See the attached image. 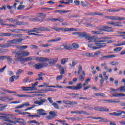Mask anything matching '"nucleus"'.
I'll return each mask as SVG.
<instances>
[{
	"mask_svg": "<svg viewBox=\"0 0 125 125\" xmlns=\"http://www.w3.org/2000/svg\"><path fill=\"white\" fill-rule=\"evenodd\" d=\"M92 37H95L94 39L90 40V42H94L95 43V44L96 46H93L92 47V49L95 50V49H101V48H103V47H105L106 45V43H104L106 42V40H97L96 39V36H92ZM91 40H93L91 41Z\"/></svg>",
	"mask_w": 125,
	"mask_h": 125,
	"instance_id": "f257e3e1",
	"label": "nucleus"
},
{
	"mask_svg": "<svg viewBox=\"0 0 125 125\" xmlns=\"http://www.w3.org/2000/svg\"><path fill=\"white\" fill-rule=\"evenodd\" d=\"M72 35H77L78 36L79 38L81 39H85V40H87V41H90V40L95 38V37H91L90 34L87 33L86 32H73L72 33Z\"/></svg>",
	"mask_w": 125,
	"mask_h": 125,
	"instance_id": "f03ea898",
	"label": "nucleus"
},
{
	"mask_svg": "<svg viewBox=\"0 0 125 125\" xmlns=\"http://www.w3.org/2000/svg\"><path fill=\"white\" fill-rule=\"evenodd\" d=\"M23 41L22 38L21 39H16L13 40H10L8 42L11 44H20Z\"/></svg>",
	"mask_w": 125,
	"mask_h": 125,
	"instance_id": "7ed1b4c3",
	"label": "nucleus"
},
{
	"mask_svg": "<svg viewBox=\"0 0 125 125\" xmlns=\"http://www.w3.org/2000/svg\"><path fill=\"white\" fill-rule=\"evenodd\" d=\"M12 53L15 54L14 60L15 61H17V62H20V60L21 57V55H22V53H19L18 52H16V51H14Z\"/></svg>",
	"mask_w": 125,
	"mask_h": 125,
	"instance_id": "20e7f679",
	"label": "nucleus"
},
{
	"mask_svg": "<svg viewBox=\"0 0 125 125\" xmlns=\"http://www.w3.org/2000/svg\"><path fill=\"white\" fill-rule=\"evenodd\" d=\"M47 62L49 61L48 63L50 65H52V66H54L57 62L58 61V58H56L54 59L51 58H47Z\"/></svg>",
	"mask_w": 125,
	"mask_h": 125,
	"instance_id": "39448f33",
	"label": "nucleus"
},
{
	"mask_svg": "<svg viewBox=\"0 0 125 125\" xmlns=\"http://www.w3.org/2000/svg\"><path fill=\"white\" fill-rule=\"evenodd\" d=\"M47 100L45 99H41L40 100V101H36L35 102H34V104H37V105H39V106H41V105H42L43 103H45V102H47Z\"/></svg>",
	"mask_w": 125,
	"mask_h": 125,
	"instance_id": "423d86ee",
	"label": "nucleus"
},
{
	"mask_svg": "<svg viewBox=\"0 0 125 125\" xmlns=\"http://www.w3.org/2000/svg\"><path fill=\"white\" fill-rule=\"evenodd\" d=\"M110 20H119L120 21H124L125 20V18H120L116 16H110Z\"/></svg>",
	"mask_w": 125,
	"mask_h": 125,
	"instance_id": "0eeeda50",
	"label": "nucleus"
},
{
	"mask_svg": "<svg viewBox=\"0 0 125 125\" xmlns=\"http://www.w3.org/2000/svg\"><path fill=\"white\" fill-rule=\"evenodd\" d=\"M16 25H18L19 26H28L29 25V23L28 22L20 21L18 20H16Z\"/></svg>",
	"mask_w": 125,
	"mask_h": 125,
	"instance_id": "6e6552de",
	"label": "nucleus"
},
{
	"mask_svg": "<svg viewBox=\"0 0 125 125\" xmlns=\"http://www.w3.org/2000/svg\"><path fill=\"white\" fill-rule=\"evenodd\" d=\"M23 91H32L33 90H37V88L36 87H21Z\"/></svg>",
	"mask_w": 125,
	"mask_h": 125,
	"instance_id": "1a4fd4ad",
	"label": "nucleus"
},
{
	"mask_svg": "<svg viewBox=\"0 0 125 125\" xmlns=\"http://www.w3.org/2000/svg\"><path fill=\"white\" fill-rule=\"evenodd\" d=\"M36 60L39 62H47L48 60L47 58H44L43 57H37Z\"/></svg>",
	"mask_w": 125,
	"mask_h": 125,
	"instance_id": "9d476101",
	"label": "nucleus"
},
{
	"mask_svg": "<svg viewBox=\"0 0 125 125\" xmlns=\"http://www.w3.org/2000/svg\"><path fill=\"white\" fill-rule=\"evenodd\" d=\"M86 119H94L95 120H99V122H107L105 121V118H104L102 117H95L90 116V117H86Z\"/></svg>",
	"mask_w": 125,
	"mask_h": 125,
	"instance_id": "9b49d317",
	"label": "nucleus"
},
{
	"mask_svg": "<svg viewBox=\"0 0 125 125\" xmlns=\"http://www.w3.org/2000/svg\"><path fill=\"white\" fill-rule=\"evenodd\" d=\"M38 31H40L41 32H44L47 31V32H50V29L49 27H42L38 28Z\"/></svg>",
	"mask_w": 125,
	"mask_h": 125,
	"instance_id": "f8f14e48",
	"label": "nucleus"
},
{
	"mask_svg": "<svg viewBox=\"0 0 125 125\" xmlns=\"http://www.w3.org/2000/svg\"><path fill=\"white\" fill-rule=\"evenodd\" d=\"M6 59L8 61L9 64H11L12 63V58L10 56H4L3 60Z\"/></svg>",
	"mask_w": 125,
	"mask_h": 125,
	"instance_id": "ddd939ff",
	"label": "nucleus"
},
{
	"mask_svg": "<svg viewBox=\"0 0 125 125\" xmlns=\"http://www.w3.org/2000/svg\"><path fill=\"white\" fill-rule=\"evenodd\" d=\"M31 60L32 57H31L25 58H23L22 57H21V59H20V62H23V61L27 62L28 61H31Z\"/></svg>",
	"mask_w": 125,
	"mask_h": 125,
	"instance_id": "4468645a",
	"label": "nucleus"
},
{
	"mask_svg": "<svg viewBox=\"0 0 125 125\" xmlns=\"http://www.w3.org/2000/svg\"><path fill=\"white\" fill-rule=\"evenodd\" d=\"M74 87L75 88V90H80V89H82L83 84L81 83H77L76 86H74Z\"/></svg>",
	"mask_w": 125,
	"mask_h": 125,
	"instance_id": "2eb2a0df",
	"label": "nucleus"
},
{
	"mask_svg": "<svg viewBox=\"0 0 125 125\" xmlns=\"http://www.w3.org/2000/svg\"><path fill=\"white\" fill-rule=\"evenodd\" d=\"M57 67L59 68L60 71L61 75H64L65 73V70H64V68L62 67V66L60 64H57Z\"/></svg>",
	"mask_w": 125,
	"mask_h": 125,
	"instance_id": "dca6fc26",
	"label": "nucleus"
},
{
	"mask_svg": "<svg viewBox=\"0 0 125 125\" xmlns=\"http://www.w3.org/2000/svg\"><path fill=\"white\" fill-rule=\"evenodd\" d=\"M34 67H35V69L37 70H40L42 68V62L38 63L34 65Z\"/></svg>",
	"mask_w": 125,
	"mask_h": 125,
	"instance_id": "f3484780",
	"label": "nucleus"
},
{
	"mask_svg": "<svg viewBox=\"0 0 125 125\" xmlns=\"http://www.w3.org/2000/svg\"><path fill=\"white\" fill-rule=\"evenodd\" d=\"M104 101H107V102H109V103H121V101L118 100H105Z\"/></svg>",
	"mask_w": 125,
	"mask_h": 125,
	"instance_id": "a211bd4d",
	"label": "nucleus"
},
{
	"mask_svg": "<svg viewBox=\"0 0 125 125\" xmlns=\"http://www.w3.org/2000/svg\"><path fill=\"white\" fill-rule=\"evenodd\" d=\"M61 40V38L58 37L53 40H49L47 41V42H59Z\"/></svg>",
	"mask_w": 125,
	"mask_h": 125,
	"instance_id": "6ab92c4d",
	"label": "nucleus"
},
{
	"mask_svg": "<svg viewBox=\"0 0 125 125\" xmlns=\"http://www.w3.org/2000/svg\"><path fill=\"white\" fill-rule=\"evenodd\" d=\"M70 10L65 11L64 10H57L54 11V12L56 13V12H59V13H61V14H62V13H66V12H70Z\"/></svg>",
	"mask_w": 125,
	"mask_h": 125,
	"instance_id": "aec40b11",
	"label": "nucleus"
},
{
	"mask_svg": "<svg viewBox=\"0 0 125 125\" xmlns=\"http://www.w3.org/2000/svg\"><path fill=\"white\" fill-rule=\"evenodd\" d=\"M0 94H2V95L1 96V98H0V100H1V101H4V100H3V98H6V99H8V96H4V95H5V93H3L2 92H0Z\"/></svg>",
	"mask_w": 125,
	"mask_h": 125,
	"instance_id": "412c9836",
	"label": "nucleus"
},
{
	"mask_svg": "<svg viewBox=\"0 0 125 125\" xmlns=\"http://www.w3.org/2000/svg\"><path fill=\"white\" fill-rule=\"evenodd\" d=\"M5 116H7L8 119L9 120H13V121H14V115L10 114H5Z\"/></svg>",
	"mask_w": 125,
	"mask_h": 125,
	"instance_id": "4be33fe9",
	"label": "nucleus"
},
{
	"mask_svg": "<svg viewBox=\"0 0 125 125\" xmlns=\"http://www.w3.org/2000/svg\"><path fill=\"white\" fill-rule=\"evenodd\" d=\"M65 119L66 120H70L71 121H79V120H80V117H66Z\"/></svg>",
	"mask_w": 125,
	"mask_h": 125,
	"instance_id": "5701e85b",
	"label": "nucleus"
},
{
	"mask_svg": "<svg viewBox=\"0 0 125 125\" xmlns=\"http://www.w3.org/2000/svg\"><path fill=\"white\" fill-rule=\"evenodd\" d=\"M11 35V33H0V37H10Z\"/></svg>",
	"mask_w": 125,
	"mask_h": 125,
	"instance_id": "b1692460",
	"label": "nucleus"
},
{
	"mask_svg": "<svg viewBox=\"0 0 125 125\" xmlns=\"http://www.w3.org/2000/svg\"><path fill=\"white\" fill-rule=\"evenodd\" d=\"M9 41H7V43H4L3 44L4 48H8V47H10L11 46V43H9Z\"/></svg>",
	"mask_w": 125,
	"mask_h": 125,
	"instance_id": "393cba45",
	"label": "nucleus"
},
{
	"mask_svg": "<svg viewBox=\"0 0 125 125\" xmlns=\"http://www.w3.org/2000/svg\"><path fill=\"white\" fill-rule=\"evenodd\" d=\"M113 26H115V27H123V23L122 22H114Z\"/></svg>",
	"mask_w": 125,
	"mask_h": 125,
	"instance_id": "a878e982",
	"label": "nucleus"
},
{
	"mask_svg": "<svg viewBox=\"0 0 125 125\" xmlns=\"http://www.w3.org/2000/svg\"><path fill=\"white\" fill-rule=\"evenodd\" d=\"M0 120H3L5 122H8V121L9 120L7 117V116L6 115L0 116Z\"/></svg>",
	"mask_w": 125,
	"mask_h": 125,
	"instance_id": "bb28decb",
	"label": "nucleus"
},
{
	"mask_svg": "<svg viewBox=\"0 0 125 125\" xmlns=\"http://www.w3.org/2000/svg\"><path fill=\"white\" fill-rule=\"evenodd\" d=\"M49 114H50V116H52V118L53 119L55 117H56V116H57L56 114H57V112L55 111H50L49 112Z\"/></svg>",
	"mask_w": 125,
	"mask_h": 125,
	"instance_id": "cd10ccee",
	"label": "nucleus"
},
{
	"mask_svg": "<svg viewBox=\"0 0 125 125\" xmlns=\"http://www.w3.org/2000/svg\"><path fill=\"white\" fill-rule=\"evenodd\" d=\"M111 29H112V27H109L107 25H105L104 32H113Z\"/></svg>",
	"mask_w": 125,
	"mask_h": 125,
	"instance_id": "c85d7f7f",
	"label": "nucleus"
},
{
	"mask_svg": "<svg viewBox=\"0 0 125 125\" xmlns=\"http://www.w3.org/2000/svg\"><path fill=\"white\" fill-rule=\"evenodd\" d=\"M41 21V22H43V21H46L47 22L48 21H51V22H54V18H45Z\"/></svg>",
	"mask_w": 125,
	"mask_h": 125,
	"instance_id": "c756f323",
	"label": "nucleus"
},
{
	"mask_svg": "<svg viewBox=\"0 0 125 125\" xmlns=\"http://www.w3.org/2000/svg\"><path fill=\"white\" fill-rule=\"evenodd\" d=\"M68 60V58H64L62 59L61 64H62V65H65V64H66V62H67Z\"/></svg>",
	"mask_w": 125,
	"mask_h": 125,
	"instance_id": "7c9ffc66",
	"label": "nucleus"
},
{
	"mask_svg": "<svg viewBox=\"0 0 125 125\" xmlns=\"http://www.w3.org/2000/svg\"><path fill=\"white\" fill-rule=\"evenodd\" d=\"M29 21H37V22H40L41 19L39 18H30L29 19Z\"/></svg>",
	"mask_w": 125,
	"mask_h": 125,
	"instance_id": "2f4dec72",
	"label": "nucleus"
},
{
	"mask_svg": "<svg viewBox=\"0 0 125 125\" xmlns=\"http://www.w3.org/2000/svg\"><path fill=\"white\" fill-rule=\"evenodd\" d=\"M102 108V107L97 106V107H94L93 109V110H95V111H98L99 112H101Z\"/></svg>",
	"mask_w": 125,
	"mask_h": 125,
	"instance_id": "473e14b6",
	"label": "nucleus"
},
{
	"mask_svg": "<svg viewBox=\"0 0 125 125\" xmlns=\"http://www.w3.org/2000/svg\"><path fill=\"white\" fill-rule=\"evenodd\" d=\"M106 11H108V12H117L118 11H120V9H116V10H112V9H105Z\"/></svg>",
	"mask_w": 125,
	"mask_h": 125,
	"instance_id": "72a5a7b5",
	"label": "nucleus"
},
{
	"mask_svg": "<svg viewBox=\"0 0 125 125\" xmlns=\"http://www.w3.org/2000/svg\"><path fill=\"white\" fill-rule=\"evenodd\" d=\"M20 115H31L30 112H22V110H20V112L19 113Z\"/></svg>",
	"mask_w": 125,
	"mask_h": 125,
	"instance_id": "f704fd0d",
	"label": "nucleus"
},
{
	"mask_svg": "<svg viewBox=\"0 0 125 125\" xmlns=\"http://www.w3.org/2000/svg\"><path fill=\"white\" fill-rule=\"evenodd\" d=\"M81 4L82 6H83V7H85L86 6H87V5H88V3H87L86 1H81Z\"/></svg>",
	"mask_w": 125,
	"mask_h": 125,
	"instance_id": "c9c22d12",
	"label": "nucleus"
},
{
	"mask_svg": "<svg viewBox=\"0 0 125 125\" xmlns=\"http://www.w3.org/2000/svg\"><path fill=\"white\" fill-rule=\"evenodd\" d=\"M56 21H59V22H64V19L54 18V22H56Z\"/></svg>",
	"mask_w": 125,
	"mask_h": 125,
	"instance_id": "e433bc0d",
	"label": "nucleus"
},
{
	"mask_svg": "<svg viewBox=\"0 0 125 125\" xmlns=\"http://www.w3.org/2000/svg\"><path fill=\"white\" fill-rule=\"evenodd\" d=\"M25 8V6L24 5H20L18 8V10H22V9H24Z\"/></svg>",
	"mask_w": 125,
	"mask_h": 125,
	"instance_id": "4c0bfd02",
	"label": "nucleus"
},
{
	"mask_svg": "<svg viewBox=\"0 0 125 125\" xmlns=\"http://www.w3.org/2000/svg\"><path fill=\"white\" fill-rule=\"evenodd\" d=\"M5 21L3 20H0V25H2L3 26H8V24H4Z\"/></svg>",
	"mask_w": 125,
	"mask_h": 125,
	"instance_id": "58836bf2",
	"label": "nucleus"
},
{
	"mask_svg": "<svg viewBox=\"0 0 125 125\" xmlns=\"http://www.w3.org/2000/svg\"><path fill=\"white\" fill-rule=\"evenodd\" d=\"M92 33L94 35H102L103 34L101 31H92Z\"/></svg>",
	"mask_w": 125,
	"mask_h": 125,
	"instance_id": "ea45409f",
	"label": "nucleus"
},
{
	"mask_svg": "<svg viewBox=\"0 0 125 125\" xmlns=\"http://www.w3.org/2000/svg\"><path fill=\"white\" fill-rule=\"evenodd\" d=\"M15 96H18V97H28V96L24 94H15Z\"/></svg>",
	"mask_w": 125,
	"mask_h": 125,
	"instance_id": "a19ab883",
	"label": "nucleus"
},
{
	"mask_svg": "<svg viewBox=\"0 0 125 125\" xmlns=\"http://www.w3.org/2000/svg\"><path fill=\"white\" fill-rule=\"evenodd\" d=\"M82 114H83V115H89V113H87L86 111H83V110H81L79 111V115H82Z\"/></svg>",
	"mask_w": 125,
	"mask_h": 125,
	"instance_id": "79ce46f5",
	"label": "nucleus"
},
{
	"mask_svg": "<svg viewBox=\"0 0 125 125\" xmlns=\"http://www.w3.org/2000/svg\"><path fill=\"white\" fill-rule=\"evenodd\" d=\"M38 14H40V16H38V18L42 17L43 18H44V17H46V15L43 14V13H39Z\"/></svg>",
	"mask_w": 125,
	"mask_h": 125,
	"instance_id": "37998d69",
	"label": "nucleus"
},
{
	"mask_svg": "<svg viewBox=\"0 0 125 125\" xmlns=\"http://www.w3.org/2000/svg\"><path fill=\"white\" fill-rule=\"evenodd\" d=\"M72 46L73 48H79V47H80V46L79 45V44H77V43H73L72 44Z\"/></svg>",
	"mask_w": 125,
	"mask_h": 125,
	"instance_id": "c03bdc74",
	"label": "nucleus"
},
{
	"mask_svg": "<svg viewBox=\"0 0 125 125\" xmlns=\"http://www.w3.org/2000/svg\"><path fill=\"white\" fill-rule=\"evenodd\" d=\"M78 79L80 82H83V81H84V76H83V75H81L80 76V77H78Z\"/></svg>",
	"mask_w": 125,
	"mask_h": 125,
	"instance_id": "a18cd8bd",
	"label": "nucleus"
},
{
	"mask_svg": "<svg viewBox=\"0 0 125 125\" xmlns=\"http://www.w3.org/2000/svg\"><path fill=\"white\" fill-rule=\"evenodd\" d=\"M16 78V76L15 75H13V76H12L9 79L10 83H13V82H14V80Z\"/></svg>",
	"mask_w": 125,
	"mask_h": 125,
	"instance_id": "49530a36",
	"label": "nucleus"
},
{
	"mask_svg": "<svg viewBox=\"0 0 125 125\" xmlns=\"http://www.w3.org/2000/svg\"><path fill=\"white\" fill-rule=\"evenodd\" d=\"M52 105H53V106H54V108H55V109H59V105L56 103H53L52 104Z\"/></svg>",
	"mask_w": 125,
	"mask_h": 125,
	"instance_id": "de8ad7c7",
	"label": "nucleus"
},
{
	"mask_svg": "<svg viewBox=\"0 0 125 125\" xmlns=\"http://www.w3.org/2000/svg\"><path fill=\"white\" fill-rule=\"evenodd\" d=\"M73 29L72 28H66L64 29L63 32H72Z\"/></svg>",
	"mask_w": 125,
	"mask_h": 125,
	"instance_id": "09e8293b",
	"label": "nucleus"
},
{
	"mask_svg": "<svg viewBox=\"0 0 125 125\" xmlns=\"http://www.w3.org/2000/svg\"><path fill=\"white\" fill-rule=\"evenodd\" d=\"M101 112H109V109L107 108L106 107H102Z\"/></svg>",
	"mask_w": 125,
	"mask_h": 125,
	"instance_id": "8fccbe9b",
	"label": "nucleus"
},
{
	"mask_svg": "<svg viewBox=\"0 0 125 125\" xmlns=\"http://www.w3.org/2000/svg\"><path fill=\"white\" fill-rule=\"evenodd\" d=\"M38 46L34 44H32L30 45V48L31 49H38Z\"/></svg>",
	"mask_w": 125,
	"mask_h": 125,
	"instance_id": "3c124183",
	"label": "nucleus"
},
{
	"mask_svg": "<svg viewBox=\"0 0 125 125\" xmlns=\"http://www.w3.org/2000/svg\"><path fill=\"white\" fill-rule=\"evenodd\" d=\"M119 91L120 92H125V86L120 87Z\"/></svg>",
	"mask_w": 125,
	"mask_h": 125,
	"instance_id": "603ef678",
	"label": "nucleus"
},
{
	"mask_svg": "<svg viewBox=\"0 0 125 125\" xmlns=\"http://www.w3.org/2000/svg\"><path fill=\"white\" fill-rule=\"evenodd\" d=\"M6 20H7L8 21H10V22H11L12 23H14V22H16V20L13 19L12 18L7 19Z\"/></svg>",
	"mask_w": 125,
	"mask_h": 125,
	"instance_id": "864d4df0",
	"label": "nucleus"
},
{
	"mask_svg": "<svg viewBox=\"0 0 125 125\" xmlns=\"http://www.w3.org/2000/svg\"><path fill=\"white\" fill-rule=\"evenodd\" d=\"M7 107V104H5L4 105H3L2 104V105L0 106V109H1V110H2L1 111H3V110H4V109H5V108H6Z\"/></svg>",
	"mask_w": 125,
	"mask_h": 125,
	"instance_id": "5fc2aeb1",
	"label": "nucleus"
},
{
	"mask_svg": "<svg viewBox=\"0 0 125 125\" xmlns=\"http://www.w3.org/2000/svg\"><path fill=\"white\" fill-rule=\"evenodd\" d=\"M108 59V56H104L101 58H100V59L101 60H106V59Z\"/></svg>",
	"mask_w": 125,
	"mask_h": 125,
	"instance_id": "6e6d98bb",
	"label": "nucleus"
},
{
	"mask_svg": "<svg viewBox=\"0 0 125 125\" xmlns=\"http://www.w3.org/2000/svg\"><path fill=\"white\" fill-rule=\"evenodd\" d=\"M24 72L23 70L22 69H19L17 72H16L17 75H20V74H22Z\"/></svg>",
	"mask_w": 125,
	"mask_h": 125,
	"instance_id": "4d7b16f0",
	"label": "nucleus"
},
{
	"mask_svg": "<svg viewBox=\"0 0 125 125\" xmlns=\"http://www.w3.org/2000/svg\"><path fill=\"white\" fill-rule=\"evenodd\" d=\"M27 48H28V46L27 45H23L20 46V49H21V50H24V49H26Z\"/></svg>",
	"mask_w": 125,
	"mask_h": 125,
	"instance_id": "13d9d810",
	"label": "nucleus"
},
{
	"mask_svg": "<svg viewBox=\"0 0 125 125\" xmlns=\"http://www.w3.org/2000/svg\"><path fill=\"white\" fill-rule=\"evenodd\" d=\"M66 88H69V89H72V90H75V86H66Z\"/></svg>",
	"mask_w": 125,
	"mask_h": 125,
	"instance_id": "bf43d9fd",
	"label": "nucleus"
},
{
	"mask_svg": "<svg viewBox=\"0 0 125 125\" xmlns=\"http://www.w3.org/2000/svg\"><path fill=\"white\" fill-rule=\"evenodd\" d=\"M122 50V47H117L116 48L114 49V51H115L116 52L118 51H121Z\"/></svg>",
	"mask_w": 125,
	"mask_h": 125,
	"instance_id": "052dcab7",
	"label": "nucleus"
},
{
	"mask_svg": "<svg viewBox=\"0 0 125 125\" xmlns=\"http://www.w3.org/2000/svg\"><path fill=\"white\" fill-rule=\"evenodd\" d=\"M63 76L59 75L56 77L57 81H61L62 79Z\"/></svg>",
	"mask_w": 125,
	"mask_h": 125,
	"instance_id": "680f3d73",
	"label": "nucleus"
},
{
	"mask_svg": "<svg viewBox=\"0 0 125 125\" xmlns=\"http://www.w3.org/2000/svg\"><path fill=\"white\" fill-rule=\"evenodd\" d=\"M111 65H119V62L117 61H113L110 63Z\"/></svg>",
	"mask_w": 125,
	"mask_h": 125,
	"instance_id": "e2e57ef3",
	"label": "nucleus"
},
{
	"mask_svg": "<svg viewBox=\"0 0 125 125\" xmlns=\"http://www.w3.org/2000/svg\"><path fill=\"white\" fill-rule=\"evenodd\" d=\"M17 123L21 125H26V121H24V122H23L20 121H18Z\"/></svg>",
	"mask_w": 125,
	"mask_h": 125,
	"instance_id": "0e129e2a",
	"label": "nucleus"
},
{
	"mask_svg": "<svg viewBox=\"0 0 125 125\" xmlns=\"http://www.w3.org/2000/svg\"><path fill=\"white\" fill-rule=\"evenodd\" d=\"M11 32H13L14 33H20V29H12Z\"/></svg>",
	"mask_w": 125,
	"mask_h": 125,
	"instance_id": "69168bd1",
	"label": "nucleus"
},
{
	"mask_svg": "<svg viewBox=\"0 0 125 125\" xmlns=\"http://www.w3.org/2000/svg\"><path fill=\"white\" fill-rule=\"evenodd\" d=\"M99 31H105V26H102L99 29Z\"/></svg>",
	"mask_w": 125,
	"mask_h": 125,
	"instance_id": "338daca9",
	"label": "nucleus"
},
{
	"mask_svg": "<svg viewBox=\"0 0 125 125\" xmlns=\"http://www.w3.org/2000/svg\"><path fill=\"white\" fill-rule=\"evenodd\" d=\"M23 55L24 56H29L30 55V52H23Z\"/></svg>",
	"mask_w": 125,
	"mask_h": 125,
	"instance_id": "774afa93",
	"label": "nucleus"
}]
</instances>
